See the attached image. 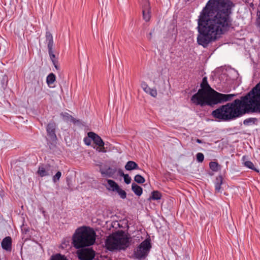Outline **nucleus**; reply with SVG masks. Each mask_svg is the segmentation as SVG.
Returning a JSON list of instances; mask_svg holds the SVG:
<instances>
[{
    "label": "nucleus",
    "instance_id": "4",
    "mask_svg": "<svg viewBox=\"0 0 260 260\" xmlns=\"http://www.w3.org/2000/svg\"><path fill=\"white\" fill-rule=\"evenodd\" d=\"M95 236V232L90 227L79 228L73 236L74 246L77 249L90 246L94 243Z\"/></svg>",
    "mask_w": 260,
    "mask_h": 260
},
{
    "label": "nucleus",
    "instance_id": "28",
    "mask_svg": "<svg viewBox=\"0 0 260 260\" xmlns=\"http://www.w3.org/2000/svg\"><path fill=\"white\" fill-rule=\"evenodd\" d=\"M197 160L199 162H202L204 159V155L203 153L199 152L197 154Z\"/></svg>",
    "mask_w": 260,
    "mask_h": 260
},
{
    "label": "nucleus",
    "instance_id": "6",
    "mask_svg": "<svg viewBox=\"0 0 260 260\" xmlns=\"http://www.w3.org/2000/svg\"><path fill=\"white\" fill-rule=\"evenodd\" d=\"M151 248L150 240L146 239L134 249V255L136 258L138 259H144L148 255Z\"/></svg>",
    "mask_w": 260,
    "mask_h": 260
},
{
    "label": "nucleus",
    "instance_id": "34",
    "mask_svg": "<svg viewBox=\"0 0 260 260\" xmlns=\"http://www.w3.org/2000/svg\"><path fill=\"white\" fill-rule=\"evenodd\" d=\"M68 116H70V118L71 120V121L74 123H76V122H79V120H77L75 118H74L73 116H72L71 115H70L69 114H67Z\"/></svg>",
    "mask_w": 260,
    "mask_h": 260
},
{
    "label": "nucleus",
    "instance_id": "25",
    "mask_svg": "<svg viewBox=\"0 0 260 260\" xmlns=\"http://www.w3.org/2000/svg\"><path fill=\"white\" fill-rule=\"evenodd\" d=\"M134 180L135 181L139 184L143 183L145 181V178L143 176L139 174L136 175L135 176Z\"/></svg>",
    "mask_w": 260,
    "mask_h": 260
},
{
    "label": "nucleus",
    "instance_id": "12",
    "mask_svg": "<svg viewBox=\"0 0 260 260\" xmlns=\"http://www.w3.org/2000/svg\"><path fill=\"white\" fill-rule=\"evenodd\" d=\"M150 10L151 8L149 2L148 0H144L142 4V12L143 19L146 22L148 21L150 19Z\"/></svg>",
    "mask_w": 260,
    "mask_h": 260
},
{
    "label": "nucleus",
    "instance_id": "38",
    "mask_svg": "<svg viewBox=\"0 0 260 260\" xmlns=\"http://www.w3.org/2000/svg\"><path fill=\"white\" fill-rule=\"evenodd\" d=\"M53 65L54 66V67L55 68V69L56 70H59V67L57 65V63H55V64H53Z\"/></svg>",
    "mask_w": 260,
    "mask_h": 260
},
{
    "label": "nucleus",
    "instance_id": "16",
    "mask_svg": "<svg viewBox=\"0 0 260 260\" xmlns=\"http://www.w3.org/2000/svg\"><path fill=\"white\" fill-rule=\"evenodd\" d=\"M125 169L127 171H131L133 170L139 169V167L138 164L135 161H128L125 166Z\"/></svg>",
    "mask_w": 260,
    "mask_h": 260
},
{
    "label": "nucleus",
    "instance_id": "31",
    "mask_svg": "<svg viewBox=\"0 0 260 260\" xmlns=\"http://www.w3.org/2000/svg\"><path fill=\"white\" fill-rule=\"evenodd\" d=\"M123 177L126 184H128L131 183L132 179L128 174H125Z\"/></svg>",
    "mask_w": 260,
    "mask_h": 260
},
{
    "label": "nucleus",
    "instance_id": "27",
    "mask_svg": "<svg viewBox=\"0 0 260 260\" xmlns=\"http://www.w3.org/2000/svg\"><path fill=\"white\" fill-rule=\"evenodd\" d=\"M116 192H117L120 198L122 199H124L126 198V192L120 188V187H118V189L116 190Z\"/></svg>",
    "mask_w": 260,
    "mask_h": 260
},
{
    "label": "nucleus",
    "instance_id": "35",
    "mask_svg": "<svg viewBox=\"0 0 260 260\" xmlns=\"http://www.w3.org/2000/svg\"><path fill=\"white\" fill-rule=\"evenodd\" d=\"M154 29H152L150 32L149 34L147 36V38L148 40H150L151 39H152V34L154 32Z\"/></svg>",
    "mask_w": 260,
    "mask_h": 260
},
{
    "label": "nucleus",
    "instance_id": "19",
    "mask_svg": "<svg viewBox=\"0 0 260 260\" xmlns=\"http://www.w3.org/2000/svg\"><path fill=\"white\" fill-rule=\"evenodd\" d=\"M8 81L6 75L0 71V82L3 88H5L7 86Z\"/></svg>",
    "mask_w": 260,
    "mask_h": 260
},
{
    "label": "nucleus",
    "instance_id": "5",
    "mask_svg": "<svg viewBox=\"0 0 260 260\" xmlns=\"http://www.w3.org/2000/svg\"><path fill=\"white\" fill-rule=\"evenodd\" d=\"M130 238L123 231H118L107 237L106 247L110 251L125 250L129 246Z\"/></svg>",
    "mask_w": 260,
    "mask_h": 260
},
{
    "label": "nucleus",
    "instance_id": "37",
    "mask_svg": "<svg viewBox=\"0 0 260 260\" xmlns=\"http://www.w3.org/2000/svg\"><path fill=\"white\" fill-rule=\"evenodd\" d=\"M67 114V113H64V114H63V113H62L61 114V115H62L63 117H67V118H70V116H68V115Z\"/></svg>",
    "mask_w": 260,
    "mask_h": 260
},
{
    "label": "nucleus",
    "instance_id": "30",
    "mask_svg": "<svg viewBox=\"0 0 260 260\" xmlns=\"http://www.w3.org/2000/svg\"><path fill=\"white\" fill-rule=\"evenodd\" d=\"M141 87L143 88V89L145 91V92H146V93H148V91L150 90V88L148 86V85L147 84L146 82H142Z\"/></svg>",
    "mask_w": 260,
    "mask_h": 260
},
{
    "label": "nucleus",
    "instance_id": "17",
    "mask_svg": "<svg viewBox=\"0 0 260 260\" xmlns=\"http://www.w3.org/2000/svg\"><path fill=\"white\" fill-rule=\"evenodd\" d=\"M132 189L133 192L138 196H140L142 194V188L135 183L132 184Z\"/></svg>",
    "mask_w": 260,
    "mask_h": 260
},
{
    "label": "nucleus",
    "instance_id": "15",
    "mask_svg": "<svg viewBox=\"0 0 260 260\" xmlns=\"http://www.w3.org/2000/svg\"><path fill=\"white\" fill-rule=\"evenodd\" d=\"M108 186H106V188L108 190L116 191L117 189H118L119 186L118 184L114 180L111 179L107 180Z\"/></svg>",
    "mask_w": 260,
    "mask_h": 260
},
{
    "label": "nucleus",
    "instance_id": "8",
    "mask_svg": "<svg viewBox=\"0 0 260 260\" xmlns=\"http://www.w3.org/2000/svg\"><path fill=\"white\" fill-rule=\"evenodd\" d=\"M45 37H46V42H47L48 53L50 56V59H51L53 64L57 63L58 61L56 59H55V55L53 53V36L50 32L46 31Z\"/></svg>",
    "mask_w": 260,
    "mask_h": 260
},
{
    "label": "nucleus",
    "instance_id": "18",
    "mask_svg": "<svg viewBox=\"0 0 260 260\" xmlns=\"http://www.w3.org/2000/svg\"><path fill=\"white\" fill-rule=\"evenodd\" d=\"M223 178L221 176H219L216 177L215 182V188L216 192H220L221 189V185L222 184Z\"/></svg>",
    "mask_w": 260,
    "mask_h": 260
},
{
    "label": "nucleus",
    "instance_id": "39",
    "mask_svg": "<svg viewBox=\"0 0 260 260\" xmlns=\"http://www.w3.org/2000/svg\"><path fill=\"white\" fill-rule=\"evenodd\" d=\"M196 142H197L198 143H200V144H201V143H203V141H202L201 140L199 139H196Z\"/></svg>",
    "mask_w": 260,
    "mask_h": 260
},
{
    "label": "nucleus",
    "instance_id": "32",
    "mask_svg": "<svg viewBox=\"0 0 260 260\" xmlns=\"http://www.w3.org/2000/svg\"><path fill=\"white\" fill-rule=\"evenodd\" d=\"M153 97H156L157 95V91L155 89H150V90L148 91V93Z\"/></svg>",
    "mask_w": 260,
    "mask_h": 260
},
{
    "label": "nucleus",
    "instance_id": "22",
    "mask_svg": "<svg viewBox=\"0 0 260 260\" xmlns=\"http://www.w3.org/2000/svg\"><path fill=\"white\" fill-rule=\"evenodd\" d=\"M55 80V76L53 73L49 74L47 77L46 82L47 83L50 85L52 84Z\"/></svg>",
    "mask_w": 260,
    "mask_h": 260
},
{
    "label": "nucleus",
    "instance_id": "2",
    "mask_svg": "<svg viewBox=\"0 0 260 260\" xmlns=\"http://www.w3.org/2000/svg\"><path fill=\"white\" fill-rule=\"evenodd\" d=\"M260 112V95L254 87L241 100L236 99L232 103L222 105L214 110L212 115L215 118L229 120L242 116L249 112Z\"/></svg>",
    "mask_w": 260,
    "mask_h": 260
},
{
    "label": "nucleus",
    "instance_id": "3",
    "mask_svg": "<svg viewBox=\"0 0 260 260\" xmlns=\"http://www.w3.org/2000/svg\"><path fill=\"white\" fill-rule=\"evenodd\" d=\"M201 87L191 97L190 101L195 105L202 107L206 105L213 107L219 103L230 101L236 96L234 94H225L215 91L209 85L207 77H203Z\"/></svg>",
    "mask_w": 260,
    "mask_h": 260
},
{
    "label": "nucleus",
    "instance_id": "26",
    "mask_svg": "<svg viewBox=\"0 0 260 260\" xmlns=\"http://www.w3.org/2000/svg\"><path fill=\"white\" fill-rule=\"evenodd\" d=\"M244 166L249 169L253 170L257 172L258 171L254 167L253 164L250 161H246L244 163Z\"/></svg>",
    "mask_w": 260,
    "mask_h": 260
},
{
    "label": "nucleus",
    "instance_id": "33",
    "mask_svg": "<svg viewBox=\"0 0 260 260\" xmlns=\"http://www.w3.org/2000/svg\"><path fill=\"white\" fill-rule=\"evenodd\" d=\"M84 142L86 145L89 146L91 144V139L86 137L84 139Z\"/></svg>",
    "mask_w": 260,
    "mask_h": 260
},
{
    "label": "nucleus",
    "instance_id": "20",
    "mask_svg": "<svg viewBox=\"0 0 260 260\" xmlns=\"http://www.w3.org/2000/svg\"><path fill=\"white\" fill-rule=\"evenodd\" d=\"M257 119L256 118H249L243 121V124L245 125H250L252 124H256Z\"/></svg>",
    "mask_w": 260,
    "mask_h": 260
},
{
    "label": "nucleus",
    "instance_id": "29",
    "mask_svg": "<svg viewBox=\"0 0 260 260\" xmlns=\"http://www.w3.org/2000/svg\"><path fill=\"white\" fill-rule=\"evenodd\" d=\"M61 176V173L60 171H58L56 174L53 177V181L56 183L58 181Z\"/></svg>",
    "mask_w": 260,
    "mask_h": 260
},
{
    "label": "nucleus",
    "instance_id": "21",
    "mask_svg": "<svg viewBox=\"0 0 260 260\" xmlns=\"http://www.w3.org/2000/svg\"><path fill=\"white\" fill-rule=\"evenodd\" d=\"M209 167L213 171L216 172L219 170L220 165L217 162L211 161L209 163Z\"/></svg>",
    "mask_w": 260,
    "mask_h": 260
},
{
    "label": "nucleus",
    "instance_id": "14",
    "mask_svg": "<svg viewBox=\"0 0 260 260\" xmlns=\"http://www.w3.org/2000/svg\"><path fill=\"white\" fill-rule=\"evenodd\" d=\"M1 245L4 249L11 251L12 250V238L11 237L8 236L3 239Z\"/></svg>",
    "mask_w": 260,
    "mask_h": 260
},
{
    "label": "nucleus",
    "instance_id": "23",
    "mask_svg": "<svg viewBox=\"0 0 260 260\" xmlns=\"http://www.w3.org/2000/svg\"><path fill=\"white\" fill-rule=\"evenodd\" d=\"M161 197V193L158 191H153L151 192V196L150 199L153 200H158L160 199Z\"/></svg>",
    "mask_w": 260,
    "mask_h": 260
},
{
    "label": "nucleus",
    "instance_id": "10",
    "mask_svg": "<svg viewBox=\"0 0 260 260\" xmlns=\"http://www.w3.org/2000/svg\"><path fill=\"white\" fill-rule=\"evenodd\" d=\"M87 135L88 137L92 140L94 143L100 147L99 151L103 152L106 151L104 147V142L99 135L92 132L88 133Z\"/></svg>",
    "mask_w": 260,
    "mask_h": 260
},
{
    "label": "nucleus",
    "instance_id": "9",
    "mask_svg": "<svg viewBox=\"0 0 260 260\" xmlns=\"http://www.w3.org/2000/svg\"><path fill=\"white\" fill-rule=\"evenodd\" d=\"M56 127V124L53 121L50 122L46 126L48 140L52 141V143L55 142L57 140V137L55 134Z\"/></svg>",
    "mask_w": 260,
    "mask_h": 260
},
{
    "label": "nucleus",
    "instance_id": "7",
    "mask_svg": "<svg viewBox=\"0 0 260 260\" xmlns=\"http://www.w3.org/2000/svg\"><path fill=\"white\" fill-rule=\"evenodd\" d=\"M77 254L80 260H93L95 252L91 248H87L78 250Z\"/></svg>",
    "mask_w": 260,
    "mask_h": 260
},
{
    "label": "nucleus",
    "instance_id": "24",
    "mask_svg": "<svg viewBox=\"0 0 260 260\" xmlns=\"http://www.w3.org/2000/svg\"><path fill=\"white\" fill-rule=\"evenodd\" d=\"M50 260H68L67 257L63 255H61L60 254H57L55 255H53L51 257V258Z\"/></svg>",
    "mask_w": 260,
    "mask_h": 260
},
{
    "label": "nucleus",
    "instance_id": "11",
    "mask_svg": "<svg viewBox=\"0 0 260 260\" xmlns=\"http://www.w3.org/2000/svg\"><path fill=\"white\" fill-rule=\"evenodd\" d=\"M99 171L103 177L114 178V175L116 172V169H113L107 166H102L100 165Z\"/></svg>",
    "mask_w": 260,
    "mask_h": 260
},
{
    "label": "nucleus",
    "instance_id": "36",
    "mask_svg": "<svg viewBox=\"0 0 260 260\" xmlns=\"http://www.w3.org/2000/svg\"><path fill=\"white\" fill-rule=\"evenodd\" d=\"M118 173L121 177H123L125 175L121 169L118 170Z\"/></svg>",
    "mask_w": 260,
    "mask_h": 260
},
{
    "label": "nucleus",
    "instance_id": "1",
    "mask_svg": "<svg viewBox=\"0 0 260 260\" xmlns=\"http://www.w3.org/2000/svg\"><path fill=\"white\" fill-rule=\"evenodd\" d=\"M235 4L231 0H209L198 19L197 42L206 48L233 26Z\"/></svg>",
    "mask_w": 260,
    "mask_h": 260
},
{
    "label": "nucleus",
    "instance_id": "13",
    "mask_svg": "<svg viewBox=\"0 0 260 260\" xmlns=\"http://www.w3.org/2000/svg\"><path fill=\"white\" fill-rule=\"evenodd\" d=\"M50 169V165H42L39 167L38 170L37 171L38 174L41 177L49 176L50 173L49 170Z\"/></svg>",
    "mask_w": 260,
    "mask_h": 260
}]
</instances>
